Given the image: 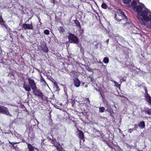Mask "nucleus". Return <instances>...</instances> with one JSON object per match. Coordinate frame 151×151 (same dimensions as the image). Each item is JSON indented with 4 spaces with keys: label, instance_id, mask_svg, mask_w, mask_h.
Masks as SVG:
<instances>
[{
    "label": "nucleus",
    "instance_id": "6ab92c4d",
    "mask_svg": "<svg viewBox=\"0 0 151 151\" xmlns=\"http://www.w3.org/2000/svg\"><path fill=\"white\" fill-rule=\"evenodd\" d=\"M101 6L103 8H104L105 9H106L107 8V6L106 4L104 3H103L101 5Z\"/></svg>",
    "mask_w": 151,
    "mask_h": 151
},
{
    "label": "nucleus",
    "instance_id": "7ed1b4c3",
    "mask_svg": "<svg viewBox=\"0 0 151 151\" xmlns=\"http://www.w3.org/2000/svg\"><path fill=\"white\" fill-rule=\"evenodd\" d=\"M68 38L70 43L78 44L79 42V40L77 36L71 33H69Z\"/></svg>",
    "mask_w": 151,
    "mask_h": 151
},
{
    "label": "nucleus",
    "instance_id": "39448f33",
    "mask_svg": "<svg viewBox=\"0 0 151 151\" xmlns=\"http://www.w3.org/2000/svg\"><path fill=\"white\" fill-rule=\"evenodd\" d=\"M28 80L29 84V85L33 90H35L37 89L36 86V84L33 79L29 78L28 79Z\"/></svg>",
    "mask_w": 151,
    "mask_h": 151
},
{
    "label": "nucleus",
    "instance_id": "20e7f679",
    "mask_svg": "<svg viewBox=\"0 0 151 151\" xmlns=\"http://www.w3.org/2000/svg\"><path fill=\"white\" fill-rule=\"evenodd\" d=\"M0 113L5 114L7 115H9L11 117L12 116V115L9 114L7 108L2 106H0Z\"/></svg>",
    "mask_w": 151,
    "mask_h": 151
},
{
    "label": "nucleus",
    "instance_id": "c03bdc74",
    "mask_svg": "<svg viewBox=\"0 0 151 151\" xmlns=\"http://www.w3.org/2000/svg\"><path fill=\"white\" fill-rule=\"evenodd\" d=\"M108 41H109V39H108L107 40V42H108Z\"/></svg>",
    "mask_w": 151,
    "mask_h": 151
},
{
    "label": "nucleus",
    "instance_id": "9b49d317",
    "mask_svg": "<svg viewBox=\"0 0 151 151\" xmlns=\"http://www.w3.org/2000/svg\"><path fill=\"white\" fill-rule=\"evenodd\" d=\"M56 149L59 151H64L65 150L62 148L61 145L59 144V145H54Z\"/></svg>",
    "mask_w": 151,
    "mask_h": 151
},
{
    "label": "nucleus",
    "instance_id": "4c0bfd02",
    "mask_svg": "<svg viewBox=\"0 0 151 151\" xmlns=\"http://www.w3.org/2000/svg\"><path fill=\"white\" fill-rule=\"evenodd\" d=\"M14 148L16 149V150H17L18 151H20V150H19V149L18 148V147L15 148V147H14Z\"/></svg>",
    "mask_w": 151,
    "mask_h": 151
},
{
    "label": "nucleus",
    "instance_id": "2eb2a0df",
    "mask_svg": "<svg viewBox=\"0 0 151 151\" xmlns=\"http://www.w3.org/2000/svg\"><path fill=\"white\" fill-rule=\"evenodd\" d=\"M139 127L141 129L144 128L145 127V124L144 121L140 122L139 124Z\"/></svg>",
    "mask_w": 151,
    "mask_h": 151
},
{
    "label": "nucleus",
    "instance_id": "423d86ee",
    "mask_svg": "<svg viewBox=\"0 0 151 151\" xmlns=\"http://www.w3.org/2000/svg\"><path fill=\"white\" fill-rule=\"evenodd\" d=\"M22 29H23L24 30L27 29L32 30L33 29L32 24V23L30 24H24L22 25Z\"/></svg>",
    "mask_w": 151,
    "mask_h": 151
},
{
    "label": "nucleus",
    "instance_id": "2f4dec72",
    "mask_svg": "<svg viewBox=\"0 0 151 151\" xmlns=\"http://www.w3.org/2000/svg\"><path fill=\"white\" fill-rule=\"evenodd\" d=\"M41 81H43L45 83H46V82L44 79L42 77H41V79H40Z\"/></svg>",
    "mask_w": 151,
    "mask_h": 151
},
{
    "label": "nucleus",
    "instance_id": "a878e982",
    "mask_svg": "<svg viewBox=\"0 0 151 151\" xmlns=\"http://www.w3.org/2000/svg\"><path fill=\"white\" fill-rule=\"evenodd\" d=\"M4 22L1 17L0 16V24H3Z\"/></svg>",
    "mask_w": 151,
    "mask_h": 151
},
{
    "label": "nucleus",
    "instance_id": "c756f323",
    "mask_svg": "<svg viewBox=\"0 0 151 151\" xmlns=\"http://www.w3.org/2000/svg\"><path fill=\"white\" fill-rule=\"evenodd\" d=\"M60 31L62 32H64V28L62 27H59Z\"/></svg>",
    "mask_w": 151,
    "mask_h": 151
},
{
    "label": "nucleus",
    "instance_id": "a18cd8bd",
    "mask_svg": "<svg viewBox=\"0 0 151 151\" xmlns=\"http://www.w3.org/2000/svg\"><path fill=\"white\" fill-rule=\"evenodd\" d=\"M148 28H149V27L150 28V26H149V27H148Z\"/></svg>",
    "mask_w": 151,
    "mask_h": 151
},
{
    "label": "nucleus",
    "instance_id": "bb28decb",
    "mask_svg": "<svg viewBox=\"0 0 151 151\" xmlns=\"http://www.w3.org/2000/svg\"><path fill=\"white\" fill-rule=\"evenodd\" d=\"M53 80L54 81V82H53L54 84V86L55 87V88H56L57 89L59 87L58 86L57 83H56V81H55L54 80Z\"/></svg>",
    "mask_w": 151,
    "mask_h": 151
},
{
    "label": "nucleus",
    "instance_id": "473e14b6",
    "mask_svg": "<svg viewBox=\"0 0 151 151\" xmlns=\"http://www.w3.org/2000/svg\"><path fill=\"white\" fill-rule=\"evenodd\" d=\"M133 131V130L132 129H130L128 130V132H129L130 133H131Z\"/></svg>",
    "mask_w": 151,
    "mask_h": 151
},
{
    "label": "nucleus",
    "instance_id": "aec40b11",
    "mask_svg": "<svg viewBox=\"0 0 151 151\" xmlns=\"http://www.w3.org/2000/svg\"><path fill=\"white\" fill-rule=\"evenodd\" d=\"M109 61V59L107 57L103 59V62L106 63H107Z\"/></svg>",
    "mask_w": 151,
    "mask_h": 151
},
{
    "label": "nucleus",
    "instance_id": "f704fd0d",
    "mask_svg": "<svg viewBox=\"0 0 151 151\" xmlns=\"http://www.w3.org/2000/svg\"><path fill=\"white\" fill-rule=\"evenodd\" d=\"M148 102L150 103V105H151V99H150V100H148V101H147Z\"/></svg>",
    "mask_w": 151,
    "mask_h": 151
},
{
    "label": "nucleus",
    "instance_id": "5701e85b",
    "mask_svg": "<svg viewBox=\"0 0 151 151\" xmlns=\"http://www.w3.org/2000/svg\"><path fill=\"white\" fill-rule=\"evenodd\" d=\"M5 22L3 23V24H2V25H3L4 26V27L7 30H10V28L7 25H6V24L4 23Z\"/></svg>",
    "mask_w": 151,
    "mask_h": 151
},
{
    "label": "nucleus",
    "instance_id": "49530a36",
    "mask_svg": "<svg viewBox=\"0 0 151 151\" xmlns=\"http://www.w3.org/2000/svg\"><path fill=\"white\" fill-rule=\"evenodd\" d=\"M137 1H138L139 0H136Z\"/></svg>",
    "mask_w": 151,
    "mask_h": 151
},
{
    "label": "nucleus",
    "instance_id": "f3484780",
    "mask_svg": "<svg viewBox=\"0 0 151 151\" xmlns=\"http://www.w3.org/2000/svg\"><path fill=\"white\" fill-rule=\"evenodd\" d=\"M28 147L29 149V151H34V148L30 144H28Z\"/></svg>",
    "mask_w": 151,
    "mask_h": 151
},
{
    "label": "nucleus",
    "instance_id": "f03ea898",
    "mask_svg": "<svg viewBox=\"0 0 151 151\" xmlns=\"http://www.w3.org/2000/svg\"><path fill=\"white\" fill-rule=\"evenodd\" d=\"M117 14H116L115 17V20H118L120 24H127V18L124 13L121 9L117 10Z\"/></svg>",
    "mask_w": 151,
    "mask_h": 151
},
{
    "label": "nucleus",
    "instance_id": "c85d7f7f",
    "mask_svg": "<svg viewBox=\"0 0 151 151\" xmlns=\"http://www.w3.org/2000/svg\"><path fill=\"white\" fill-rule=\"evenodd\" d=\"M44 33L46 35H48L49 34V31L48 30L46 29L44 31Z\"/></svg>",
    "mask_w": 151,
    "mask_h": 151
},
{
    "label": "nucleus",
    "instance_id": "412c9836",
    "mask_svg": "<svg viewBox=\"0 0 151 151\" xmlns=\"http://www.w3.org/2000/svg\"><path fill=\"white\" fill-rule=\"evenodd\" d=\"M105 110V108L103 107H100L99 108V111L100 112H103Z\"/></svg>",
    "mask_w": 151,
    "mask_h": 151
},
{
    "label": "nucleus",
    "instance_id": "ddd939ff",
    "mask_svg": "<svg viewBox=\"0 0 151 151\" xmlns=\"http://www.w3.org/2000/svg\"><path fill=\"white\" fill-rule=\"evenodd\" d=\"M74 22L76 24L75 26L79 27L80 29H81V26L80 25V22L77 20H74Z\"/></svg>",
    "mask_w": 151,
    "mask_h": 151
},
{
    "label": "nucleus",
    "instance_id": "f8f14e48",
    "mask_svg": "<svg viewBox=\"0 0 151 151\" xmlns=\"http://www.w3.org/2000/svg\"><path fill=\"white\" fill-rule=\"evenodd\" d=\"M145 97L146 98L147 101H148V100H150V99H151V97L149 96V95L148 93L147 90L146 89H145Z\"/></svg>",
    "mask_w": 151,
    "mask_h": 151
},
{
    "label": "nucleus",
    "instance_id": "0eeeda50",
    "mask_svg": "<svg viewBox=\"0 0 151 151\" xmlns=\"http://www.w3.org/2000/svg\"><path fill=\"white\" fill-rule=\"evenodd\" d=\"M33 93L35 94V95L39 97L40 98H43L44 95L41 91L39 89H37L33 90Z\"/></svg>",
    "mask_w": 151,
    "mask_h": 151
},
{
    "label": "nucleus",
    "instance_id": "de8ad7c7",
    "mask_svg": "<svg viewBox=\"0 0 151 151\" xmlns=\"http://www.w3.org/2000/svg\"><path fill=\"white\" fill-rule=\"evenodd\" d=\"M26 21V22H27V21Z\"/></svg>",
    "mask_w": 151,
    "mask_h": 151
},
{
    "label": "nucleus",
    "instance_id": "79ce46f5",
    "mask_svg": "<svg viewBox=\"0 0 151 151\" xmlns=\"http://www.w3.org/2000/svg\"><path fill=\"white\" fill-rule=\"evenodd\" d=\"M81 45H79V44H78V47H80V46Z\"/></svg>",
    "mask_w": 151,
    "mask_h": 151
},
{
    "label": "nucleus",
    "instance_id": "a19ab883",
    "mask_svg": "<svg viewBox=\"0 0 151 151\" xmlns=\"http://www.w3.org/2000/svg\"><path fill=\"white\" fill-rule=\"evenodd\" d=\"M22 142H25V140H24V139H22Z\"/></svg>",
    "mask_w": 151,
    "mask_h": 151
},
{
    "label": "nucleus",
    "instance_id": "4be33fe9",
    "mask_svg": "<svg viewBox=\"0 0 151 151\" xmlns=\"http://www.w3.org/2000/svg\"><path fill=\"white\" fill-rule=\"evenodd\" d=\"M14 135H15V136L18 139L20 138H21V135L17 133V132H15L14 133Z\"/></svg>",
    "mask_w": 151,
    "mask_h": 151
},
{
    "label": "nucleus",
    "instance_id": "a211bd4d",
    "mask_svg": "<svg viewBox=\"0 0 151 151\" xmlns=\"http://www.w3.org/2000/svg\"><path fill=\"white\" fill-rule=\"evenodd\" d=\"M42 50H43L45 52H47L48 51V49L47 47L45 46H43V47H41Z\"/></svg>",
    "mask_w": 151,
    "mask_h": 151
},
{
    "label": "nucleus",
    "instance_id": "c9c22d12",
    "mask_svg": "<svg viewBox=\"0 0 151 151\" xmlns=\"http://www.w3.org/2000/svg\"><path fill=\"white\" fill-rule=\"evenodd\" d=\"M148 102L150 103V105H151V99H150V100H148V101H147Z\"/></svg>",
    "mask_w": 151,
    "mask_h": 151
},
{
    "label": "nucleus",
    "instance_id": "cd10ccee",
    "mask_svg": "<svg viewBox=\"0 0 151 151\" xmlns=\"http://www.w3.org/2000/svg\"><path fill=\"white\" fill-rule=\"evenodd\" d=\"M120 81L122 82L126 81L125 78L124 77H120Z\"/></svg>",
    "mask_w": 151,
    "mask_h": 151
},
{
    "label": "nucleus",
    "instance_id": "e433bc0d",
    "mask_svg": "<svg viewBox=\"0 0 151 151\" xmlns=\"http://www.w3.org/2000/svg\"><path fill=\"white\" fill-rule=\"evenodd\" d=\"M86 101L88 102V103L89 104H90V101L89 100V99H88L87 98L86 99Z\"/></svg>",
    "mask_w": 151,
    "mask_h": 151
},
{
    "label": "nucleus",
    "instance_id": "37998d69",
    "mask_svg": "<svg viewBox=\"0 0 151 151\" xmlns=\"http://www.w3.org/2000/svg\"><path fill=\"white\" fill-rule=\"evenodd\" d=\"M55 0H53V3L54 4L55 3Z\"/></svg>",
    "mask_w": 151,
    "mask_h": 151
},
{
    "label": "nucleus",
    "instance_id": "72a5a7b5",
    "mask_svg": "<svg viewBox=\"0 0 151 151\" xmlns=\"http://www.w3.org/2000/svg\"><path fill=\"white\" fill-rule=\"evenodd\" d=\"M107 106L108 107V109L106 110V111H109V110L111 109V106Z\"/></svg>",
    "mask_w": 151,
    "mask_h": 151
},
{
    "label": "nucleus",
    "instance_id": "9d476101",
    "mask_svg": "<svg viewBox=\"0 0 151 151\" xmlns=\"http://www.w3.org/2000/svg\"><path fill=\"white\" fill-rule=\"evenodd\" d=\"M74 84L75 86L78 87L80 86V82L78 79H76L73 80Z\"/></svg>",
    "mask_w": 151,
    "mask_h": 151
},
{
    "label": "nucleus",
    "instance_id": "ea45409f",
    "mask_svg": "<svg viewBox=\"0 0 151 151\" xmlns=\"http://www.w3.org/2000/svg\"><path fill=\"white\" fill-rule=\"evenodd\" d=\"M27 96H29V94H30V93H29V92H28L27 93Z\"/></svg>",
    "mask_w": 151,
    "mask_h": 151
},
{
    "label": "nucleus",
    "instance_id": "f257e3e1",
    "mask_svg": "<svg viewBox=\"0 0 151 151\" xmlns=\"http://www.w3.org/2000/svg\"><path fill=\"white\" fill-rule=\"evenodd\" d=\"M132 5L134 10L137 12V17L140 22L142 25H145V23L144 20L146 19L148 16H150V12L147 11L146 10H142V8L140 5H137V2L135 1H133Z\"/></svg>",
    "mask_w": 151,
    "mask_h": 151
},
{
    "label": "nucleus",
    "instance_id": "dca6fc26",
    "mask_svg": "<svg viewBox=\"0 0 151 151\" xmlns=\"http://www.w3.org/2000/svg\"><path fill=\"white\" fill-rule=\"evenodd\" d=\"M144 111L145 114H147L148 115H151V109L148 108L144 110Z\"/></svg>",
    "mask_w": 151,
    "mask_h": 151
},
{
    "label": "nucleus",
    "instance_id": "6e6552de",
    "mask_svg": "<svg viewBox=\"0 0 151 151\" xmlns=\"http://www.w3.org/2000/svg\"><path fill=\"white\" fill-rule=\"evenodd\" d=\"M23 88L25 89V90L29 92L31 90V87L30 86L26 83V82H24L23 84Z\"/></svg>",
    "mask_w": 151,
    "mask_h": 151
},
{
    "label": "nucleus",
    "instance_id": "393cba45",
    "mask_svg": "<svg viewBox=\"0 0 151 151\" xmlns=\"http://www.w3.org/2000/svg\"><path fill=\"white\" fill-rule=\"evenodd\" d=\"M131 1V0H123V2L124 4H129Z\"/></svg>",
    "mask_w": 151,
    "mask_h": 151
},
{
    "label": "nucleus",
    "instance_id": "4468645a",
    "mask_svg": "<svg viewBox=\"0 0 151 151\" xmlns=\"http://www.w3.org/2000/svg\"><path fill=\"white\" fill-rule=\"evenodd\" d=\"M150 16H148L146 18V19H145L144 20V21H145L146 22H148L149 21H150V23L151 24V13H150Z\"/></svg>",
    "mask_w": 151,
    "mask_h": 151
},
{
    "label": "nucleus",
    "instance_id": "7c9ffc66",
    "mask_svg": "<svg viewBox=\"0 0 151 151\" xmlns=\"http://www.w3.org/2000/svg\"><path fill=\"white\" fill-rule=\"evenodd\" d=\"M56 139H54L51 140V142L52 144H53L54 145L55 143L56 142Z\"/></svg>",
    "mask_w": 151,
    "mask_h": 151
},
{
    "label": "nucleus",
    "instance_id": "b1692460",
    "mask_svg": "<svg viewBox=\"0 0 151 151\" xmlns=\"http://www.w3.org/2000/svg\"><path fill=\"white\" fill-rule=\"evenodd\" d=\"M9 143L11 144L12 145V146L14 147H15V146L14 145V144L19 143V142H11L10 141H9Z\"/></svg>",
    "mask_w": 151,
    "mask_h": 151
},
{
    "label": "nucleus",
    "instance_id": "1a4fd4ad",
    "mask_svg": "<svg viewBox=\"0 0 151 151\" xmlns=\"http://www.w3.org/2000/svg\"><path fill=\"white\" fill-rule=\"evenodd\" d=\"M77 132H78V137L80 139H83L84 138L83 133L80 130H78Z\"/></svg>",
    "mask_w": 151,
    "mask_h": 151
},
{
    "label": "nucleus",
    "instance_id": "58836bf2",
    "mask_svg": "<svg viewBox=\"0 0 151 151\" xmlns=\"http://www.w3.org/2000/svg\"><path fill=\"white\" fill-rule=\"evenodd\" d=\"M114 83H115V84H118L119 86H120V85L119 84L116 82V81H114Z\"/></svg>",
    "mask_w": 151,
    "mask_h": 151
}]
</instances>
